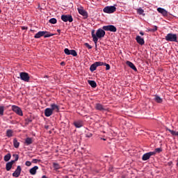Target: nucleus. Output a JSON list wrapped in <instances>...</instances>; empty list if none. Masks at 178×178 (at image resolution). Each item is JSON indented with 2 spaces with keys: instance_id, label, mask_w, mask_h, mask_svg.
I'll use <instances>...</instances> for the list:
<instances>
[{
  "instance_id": "obj_1",
  "label": "nucleus",
  "mask_w": 178,
  "mask_h": 178,
  "mask_svg": "<svg viewBox=\"0 0 178 178\" xmlns=\"http://www.w3.org/2000/svg\"><path fill=\"white\" fill-rule=\"evenodd\" d=\"M6 109H9V111H13L14 112H22V108L17 106H0V112H3L4 111H6Z\"/></svg>"
},
{
  "instance_id": "obj_2",
  "label": "nucleus",
  "mask_w": 178,
  "mask_h": 178,
  "mask_svg": "<svg viewBox=\"0 0 178 178\" xmlns=\"http://www.w3.org/2000/svg\"><path fill=\"white\" fill-rule=\"evenodd\" d=\"M165 40L166 41H170V42H177V35L174 33H168Z\"/></svg>"
},
{
  "instance_id": "obj_3",
  "label": "nucleus",
  "mask_w": 178,
  "mask_h": 178,
  "mask_svg": "<svg viewBox=\"0 0 178 178\" xmlns=\"http://www.w3.org/2000/svg\"><path fill=\"white\" fill-rule=\"evenodd\" d=\"M13 156H15V159L12 160L11 161L8 162L6 164V170H7V172H9V170H10V169H12V166H13V163H15L16 161H17L19 160L18 155H13Z\"/></svg>"
},
{
  "instance_id": "obj_4",
  "label": "nucleus",
  "mask_w": 178,
  "mask_h": 178,
  "mask_svg": "<svg viewBox=\"0 0 178 178\" xmlns=\"http://www.w3.org/2000/svg\"><path fill=\"white\" fill-rule=\"evenodd\" d=\"M102 29L104 31H111V33H116L118 31V29L113 25L104 26Z\"/></svg>"
},
{
  "instance_id": "obj_5",
  "label": "nucleus",
  "mask_w": 178,
  "mask_h": 178,
  "mask_svg": "<svg viewBox=\"0 0 178 178\" xmlns=\"http://www.w3.org/2000/svg\"><path fill=\"white\" fill-rule=\"evenodd\" d=\"M60 109V107L55 104H51L50 108H47L44 110V112H58Z\"/></svg>"
},
{
  "instance_id": "obj_6",
  "label": "nucleus",
  "mask_w": 178,
  "mask_h": 178,
  "mask_svg": "<svg viewBox=\"0 0 178 178\" xmlns=\"http://www.w3.org/2000/svg\"><path fill=\"white\" fill-rule=\"evenodd\" d=\"M19 77L21 80H22V81H25L26 83H29V81H30V76L27 72H20Z\"/></svg>"
},
{
  "instance_id": "obj_7",
  "label": "nucleus",
  "mask_w": 178,
  "mask_h": 178,
  "mask_svg": "<svg viewBox=\"0 0 178 178\" xmlns=\"http://www.w3.org/2000/svg\"><path fill=\"white\" fill-rule=\"evenodd\" d=\"M61 20H63V22H64L65 23L67 22L72 23V22H73V17H72V15H62Z\"/></svg>"
},
{
  "instance_id": "obj_8",
  "label": "nucleus",
  "mask_w": 178,
  "mask_h": 178,
  "mask_svg": "<svg viewBox=\"0 0 178 178\" xmlns=\"http://www.w3.org/2000/svg\"><path fill=\"white\" fill-rule=\"evenodd\" d=\"M103 11L104 12V13H115V12H116V7L113 6H106L104 8Z\"/></svg>"
},
{
  "instance_id": "obj_9",
  "label": "nucleus",
  "mask_w": 178,
  "mask_h": 178,
  "mask_svg": "<svg viewBox=\"0 0 178 178\" xmlns=\"http://www.w3.org/2000/svg\"><path fill=\"white\" fill-rule=\"evenodd\" d=\"M105 30L102 29H99L97 30L96 31V37L97 38V41H98V38H104L105 37Z\"/></svg>"
},
{
  "instance_id": "obj_10",
  "label": "nucleus",
  "mask_w": 178,
  "mask_h": 178,
  "mask_svg": "<svg viewBox=\"0 0 178 178\" xmlns=\"http://www.w3.org/2000/svg\"><path fill=\"white\" fill-rule=\"evenodd\" d=\"M102 65L104 64L101 61L95 62V63L90 65V72H95V70H97V67H98L99 66H102Z\"/></svg>"
},
{
  "instance_id": "obj_11",
  "label": "nucleus",
  "mask_w": 178,
  "mask_h": 178,
  "mask_svg": "<svg viewBox=\"0 0 178 178\" xmlns=\"http://www.w3.org/2000/svg\"><path fill=\"white\" fill-rule=\"evenodd\" d=\"M64 52L65 55H72V56H77V51H76V50H70L69 49L66 48L64 49Z\"/></svg>"
},
{
  "instance_id": "obj_12",
  "label": "nucleus",
  "mask_w": 178,
  "mask_h": 178,
  "mask_svg": "<svg viewBox=\"0 0 178 178\" xmlns=\"http://www.w3.org/2000/svg\"><path fill=\"white\" fill-rule=\"evenodd\" d=\"M154 155H155L154 152H147L143 154L142 159L143 161H148V159H149L151 156H153Z\"/></svg>"
},
{
  "instance_id": "obj_13",
  "label": "nucleus",
  "mask_w": 178,
  "mask_h": 178,
  "mask_svg": "<svg viewBox=\"0 0 178 178\" xmlns=\"http://www.w3.org/2000/svg\"><path fill=\"white\" fill-rule=\"evenodd\" d=\"M20 173H22V167L18 165L15 171L13 173V177H19V176H20Z\"/></svg>"
},
{
  "instance_id": "obj_14",
  "label": "nucleus",
  "mask_w": 178,
  "mask_h": 178,
  "mask_svg": "<svg viewBox=\"0 0 178 178\" xmlns=\"http://www.w3.org/2000/svg\"><path fill=\"white\" fill-rule=\"evenodd\" d=\"M78 12L79 13V15H81V16H83V17H85V19H87L88 17V13H87V12L83 9V8H78Z\"/></svg>"
},
{
  "instance_id": "obj_15",
  "label": "nucleus",
  "mask_w": 178,
  "mask_h": 178,
  "mask_svg": "<svg viewBox=\"0 0 178 178\" xmlns=\"http://www.w3.org/2000/svg\"><path fill=\"white\" fill-rule=\"evenodd\" d=\"M136 42L139 45H144L145 44V41H144V38H141L140 35H137L136 38Z\"/></svg>"
},
{
  "instance_id": "obj_16",
  "label": "nucleus",
  "mask_w": 178,
  "mask_h": 178,
  "mask_svg": "<svg viewBox=\"0 0 178 178\" xmlns=\"http://www.w3.org/2000/svg\"><path fill=\"white\" fill-rule=\"evenodd\" d=\"M47 33H48V31H39L35 35L34 38H41V37H44Z\"/></svg>"
},
{
  "instance_id": "obj_17",
  "label": "nucleus",
  "mask_w": 178,
  "mask_h": 178,
  "mask_svg": "<svg viewBox=\"0 0 178 178\" xmlns=\"http://www.w3.org/2000/svg\"><path fill=\"white\" fill-rule=\"evenodd\" d=\"M126 65H127V66H129V67H131V69H132V70H134V72H137V67H136V65H134V64L133 63H131V61H127Z\"/></svg>"
},
{
  "instance_id": "obj_18",
  "label": "nucleus",
  "mask_w": 178,
  "mask_h": 178,
  "mask_svg": "<svg viewBox=\"0 0 178 178\" xmlns=\"http://www.w3.org/2000/svg\"><path fill=\"white\" fill-rule=\"evenodd\" d=\"M92 41L95 42V48H97V44L98 43V39L97 38V33H94V31H92Z\"/></svg>"
},
{
  "instance_id": "obj_19",
  "label": "nucleus",
  "mask_w": 178,
  "mask_h": 178,
  "mask_svg": "<svg viewBox=\"0 0 178 178\" xmlns=\"http://www.w3.org/2000/svg\"><path fill=\"white\" fill-rule=\"evenodd\" d=\"M154 100L155 101V102H156L157 104H162V102H163V99L161 98V97H159L158 95H156L154 96Z\"/></svg>"
},
{
  "instance_id": "obj_20",
  "label": "nucleus",
  "mask_w": 178,
  "mask_h": 178,
  "mask_svg": "<svg viewBox=\"0 0 178 178\" xmlns=\"http://www.w3.org/2000/svg\"><path fill=\"white\" fill-rule=\"evenodd\" d=\"M157 11L159 12V13H161L163 16H168V11H166V10H165L164 8H158Z\"/></svg>"
},
{
  "instance_id": "obj_21",
  "label": "nucleus",
  "mask_w": 178,
  "mask_h": 178,
  "mask_svg": "<svg viewBox=\"0 0 178 178\" xmlns=\"http://www.w3.org/2000/svg\"><path fill=\"white\" fill-rule=\"evenodd\" d=\"M37 170H38V166L35 165L30 169L29 173L34 175L37 173Z\"/></svg>"
},
{
  "instance_id": "obj_22",
  "label": "nucleus",
  "mask_w": 178,
  "mask_h": 178,
  "mask_svg": "<svg viewBox=\"0 0 178 178\" xmlns=\"http://www.w3.org/2000/svg\"><path fill=\"white\" fill-rule=\"evenodd\" d=\"M95 108L97 111H106L101 104H97Z\"/></svg>"
},
{
  "instance_id": "obj_23",
  "label": "nucleus",
  "mask_w": 178,
  "mask_h": 178,
  "mask_svg": "<svg viewBox=\"0 0 178 178\" xmlns=\"http://www.w3.org/2000/svg\"><path fill=\"white\" fill-rule=\"evenodd\" d=\"M74 125L75 126V127L80 129V127H83V122H81V121H75L74 122Z\"/></svg>"
},
{
  "instance_id": "obj_24",
  "label": "nucleus",
  "mask_w": 178,
  "mask_h": 178,
  "mask_svg": "<svg viewBox=\"0 0 178 178\" xmlns=\"http://www.w3.org/2000/svg\"><path fill=\"white\" fill-rule=\"evenodd\" d=\"M165 130L167 131H170V134H172V136H177L178 137V132L177 131L171 130L168 127H165Z\"/></svg>"
},
{
  "instance_id": "obj_25",
  "label": "nucleus",
  "mask_w": 178,
  "mask_h": 178,
  "mask_svg": "<svg viewBox=\"0 0 178 178\" xmlns=\"http://www.w3.org/2000/svg\"><path fill=\"white\" fill-rule=\"evenodd\" d=\"M88 83L91 87H92V88H95V87H97V82H95V81L88 80Z\"/></svg>"
},
{
  "instance_id": "obj_26",
  "label": "nucleus",
  "mask_w": 178,
  "mask_h": 178,
  "mask_svg": "<svg viewBox=\"0 0 178 178\" xmlns=\"http://www.w3.org/2000/svg\"><path fill=\"white\" fill-rule=\"evenodd\" d=\"M25 144H26V145H30L31 144H33V138H26L25 139Z\"/></svg>"
},
{
  "instance_id": "obj_27",
  "label": "nucleus",
  "mask_w": 178,
  "mask_h": 178,
  "mask_svg": "<svg viewBox=\"0 0 178 178\" xmlns=\"http://www.w3.org/2000/svg\"><path fill=\"white\" fill-rule=\"evenodd\" d=\"M10 158H12L10 153L7 154L6 156H4L5 162H9V161H10Z\"/></svg>"
},
{
  "instance_id": "obj_28",
  "label": "nucleus",
  "mask_w": 178,
  "mask_h": 178,
  "mask_svg": "<svg viewBox=\"0 0 178 178\" xmlns=\"http://www.w3.org/2000/svg\"><path fill=\"white\" fill-rule=\"evenodd\" d=\"M13 145L15 148H19V145H20V143L17 141V139L14 138L13 140Z\"/></svg>"
},
{
  "instance_id": "obj_29",
  "label": "nucleus",
  "mask_w": 178,
  "mask_h": 178,
  "mask_svg": "<svg viewBox=\"0 0 178 178\" xmlns=\"http://www.w3.org/2000/svg\"><path fill=\"white\" fill-rule=\"evenodd\" d=\"M6 136L8 138H10L13 136V131H12L11 129H8L6 131Z\"/></svg>"
},
{
  "instance_id": "obj_30",
  "label": "nucleus",
  "mask_w": 178,
  "mask_h": 178,
  "mask_svg": "<svg viewBox=\"0 0 178 178\" xmlns=\"http://www.w3.org/2000/svg\"><path fill=\"white\" fill-rule=\"evenodd\" d=\"M54 35H55V34L47 32L44 35V38H48L49 37H54Z\"/></svg>"
},
{
  "instance_id": "obj_31",
  "label": "nucleus",
  "mask_w": 178,
  "mask_h": 178,
  "mask_svg": "<svg viewBox=\"0 0 178 178\" xmlns=\"http://www.w3.org/2000/svg\"><path fill=\"white\" fill-rule=\"evenodd\" d=\"M102 66H106V70H111V65L106 63L102 62Z\"/></svg>"
},
{
  "instance_id": "obj_32",
  "label": "nucleus",
  "mask_w": 178,
  "mask_h": 178,
  "mask_svg": "<svg viewBox=\"0 0 178 178\" xmlns=\"http://www.w3.org/2000/svg\"><path fill=\"white\" fill-rule=\"evenodd\" d=\"M154 152V155H155L156 154H159L160 152H162V149L160 148V147L156 148V149H154V152Z\"/></svg>"
},
{
  "instance_id": "obj_33",
  "label": "nucleus",
  "mask_w": 178,
  "mask_h": 178,
  "mask_svg": "<svg viewBox=\"0 0 178 178\" xmlns=\"http://www.w3.org/2000/svg\"><path fill=\"white\" fill-rule=\"evenodd\" d=\"M53 168H54L56 170H58V169H60V165H59L57 163H54Z\"/></svg>"
},
{
  "instance_id": "obj_34",
  "label": "nucleus",
  "mask_w": 178,
  "mask_h": 178,
  "mask_svg": "<svg viewBox=\"0 0 178 178\" xmlns=\"http://www.w3.org/2000/svg\"><path fill=\"white\" fill-rule=\"evenodd\" d=\"M58 21L56 20V18H51L49 19V22L51 23V24H56V22Z\"/></svg>"
},
{
  "instance_id": "obj_35",
  "label": "nucleus",
  "mask_w": 178,
  "mask_h": 178,
  "mask_svg": "<svg viewBox=\"0 0 178 178\" xmlns=\"http://www.w3.org/2000/svg\"><path fill=\"white\" fill-rule=\"evenodd\" d=\"M158 30V26H154L152 29H149V31H152V33H155Z\"/></svg>"
},
{
  "instance_id": "obj_36",
  "label": "nucleus",
  "mask_w": 178,
  "mask_h": 178,
  "mask_svg": "<svg viewBox=\"0 0 178 178\" xmlns=\"http://www.w3.org/2000/svg\"><path fill=\"white\" fill-rule=\"evenodd\" d=\"M85 47H86V48H88V49H92V47L91 45H90V44L88 43H84Z\"/></svg>"
},
{
  "instance_id": "obj_37",
  "label": "nucleus",
  "mask_w": 178,
  "mask_h": 178,
  "mask_svg": "<svg viewBox=\"0 0 178 178\" xmlns=\"http://www.w3.org/2000/svg\"><path fill=\"white\" fill-rule=\"evenodd\" d=\"M44 115L47 118H49L52 115V112H44Z\"/></svg>"
},
{
  "instance_id": "obj_38",
  "label": "nucleus",
  "mask_w": 178,
  "mask_h": 178,
  "mask_svg": "<svg viewBox=\"0 0 178 178\" xmlns=\"http://www.w3.org/2000/svg\"><path fill=\"white\" fill-rule=\"evenodd\" d=\"M138 13L139 15H143V13H144V10H143V8H139V9L138 10Z\"/></svg>"
},
{
  "instance_id": "obj_39",
  "label": "nucleus",
  "mask_w": 178,
  "mask_h": 178,
  "mask_svg": "<svg viewBox=\"0 0 178 178\" xmlns=\"http://www.w3.org/2000/svg\"><path fill=\"white\" fill-rule=\"evenodd\" d=\"M26 166H31V162L29 161H26L25 163Z\"/></svg>"
},
{
  "instance_id": "obj_40",
  "label": "nucleus",
  "mask_w": 178,
  "mask_h": 178,
  "mask_svg": "<svg viewBox=\"0 0 178 178\" xmlns=\"http://www.w3.org/2000/svg\"><path fill=\"white\" fill-rule=\"evenodd\" d=\"M86 137L90 138V137H92V134H86Z\"/></svg>"
},
{
  "instance_id": "obj_41",
  "label": "nucleus",
  "mask_w": 178,
  "mask_h": 178,
  "mask_svg": "<svg viewBox=\"0 0 178 178\" xmlns=\"http://www.w3.org/2000/svg\"><path fill=\"white\" fill-rule=\"evenodd\" d=\"M17 113L19 116H23V112H17Z\"/></svg>"
},
{
  "instance_id": "obj_42",
  "label": "nucleus",
  "mask_w": 178,
  "mask_h": 178,
  "mask_svg": "<svg viewBox=\"0 0 178 178\" xmlns=\"http://www.w3.org/2000/svg\"><path fill=\"white\" fill-rule=\"evenodd\" d=\"M33 163H37V162H38V159H33L32 161Z\"/></svg>"
},
{
  "instance_id": "obj_43",
  "label": "nucleus",
  "mask_w": 178,
  "mask_h": 178,
  "mask_svg": "<svg viewBox=\"0 0 178 178\" xmlns=\"http://www.w3.org/2000/svg\"><path fill=\"white\" fill-rule=\"evenodd\" d=\"M29 123H31V120H29L26 121V124H29Z\"/></svg>"
},
{
  "instance_id": "obj_44",
  "label": "nucleus",
  "mask_w": 178,
  "mask_h": 178,
  "mask_svg": "<svg viewBox=\"0 0 178 178\" xmlns=\"http://www.w3.org/2000/svg\"><path fill=\"white\" fill-rule=\"evenodd\" d=\"M172 163H173L172 161H170L168 163V166H171Z\"/></svg>"
},
{
  "instance_id": "obj_45",
  "label": "nucleus",
  "mask_w": 178,
  "mask_h": 178,
  "mask_svg": "<svg viewBox=\"0 0 178 178\" xmlns=\"http://www.w3.org/2000/svg\"><path fill=\"white\" fill-rule=\"evenodd\" d=\"M60 65H61V66H65V62L63 61L60 63Z\"/></svg>"
},
{
  "instance_id": "obj_46",
  "label": "nucleus",
  "mask_w": 178,
  "mask_h": 178,
  "mask_svg": "<svg viewBox=\"0 0 178 178\" xmlns=\"http://www.w3.org/2000/svg\"><path fill=\"white\" fill-rule=\"evenodd\" d=\"M127 116H133V115H131L130 113H127Z\"/></svg>"
},
{
  "instance_id": "obj_47",
  "label": "nucleus",
  "mask_w": 178,
  "mask_h": 178,
  "mask_svg": "<svg viewBox=\"0 0 178 178\" xmlns=\"http://www.w3.org/2000/svg\"><path fill=\"white\" fill-rule=\"evenodd\" d=\"M49 127L48 125L44 126V128H45L47 130H48Z\"/></svg>"
},
{
  "instance_id": "obj_48",
  "label": "nucleus",
  "mask_w": 178,
  "mask_h": 178,
  "mask_svg": "<svg viewBox=\"0 0 178 178\" xmlns=\"http://www.w3.org/2000/svg\"><path fill=\"white\" fill-rule=\"evenodd\" d=\"M140 35H144V32L140 31Z\"/></svg>"
},
{
  "instance_id": "obj_49",
  "label": "nucleus",
  "mask_w": 178,
  "mask_h": 178,
  "mask_svg": "<svg viewBox=\"0 0 178 178\" xmlns=\"http://www.w3.org/2000/svg\"><path fill=\"white\" fill-rule=\"evenodd\" d=\"M0 116H3V112H0Z\"/></svg>"
},
{
  "instance_id": "obj_50",
  "label": "nucleus",
  "mask_w": 178,
  "mask_h": 178,
  "mask_svg": "<svg viewBox=\"0 0 178 178\" xmlns=\"http://www.w3.org/2000/svg\"><path fill=\"white\" fill-rule=\"evenodd\" d=\"M79 115H81V116H87V115H83V114H81V113H79Z\"/></svg>"
},
{
  "instance_id": "obj_51",
  "label": "nucleus",
  "mask_w": 178,
  "mask_h": 178,
  "mask_svg": "<svg viewBox=\"0 0 178 178\" xmlns=\"http://www.w3.org/2000/svg\"><path fill=\"white\" fill-rule=\"evenodd\" d=\"M112 169H113V168H112L111 167H110L109 171H110V172H113Z\"/></svg>"
},
{
  "instance_id": "obj_52",
  "label": "nucleus",
  "mask_w": 178,
  "mask_h": 178,
  "mask_svg": "<svg viewBox=\"0 0 178 178\" xmlns=\"http://www.w3.org/2000/svg\"><path fill=\"white\" fill-rule=\"evenodd\" d=\"M57 32H58V33H60V29H58V30H57Z\"/></svg>"
},
{
  "instance_id": "obj_53",
  "label": "nucleus",
  "mask_w": 178,
  "mask_h": 178,
  "mask_svg": "<svg viewBox=\"0 0 178 178\" xmlns=\"http://www.w3.org/2000/svg\"><path fill=\"white\" fill-rule=\"evenodd\" d=\"M22 30H26V27L23 26Z\"/></svg>"
},
{
  "instance_id": "obj_54",
  "label": "nucleus",
  "mask_w": 178,
  "mask_h": 178,
  "mask_svg": "<svg viewBox=\"0 0 178 178\" xmlns=\"http://www.w3.org/2000/svg\"><path fill=\"white\" fill-rule=\"evenodd\" d=\"M177 166H178V159H177Z\"/></svg>"
},
{
  "instance_id": "obj_55",
  "label": "nucleus",
  "mask_w": 178,
  "mask_h": 178,
  "mask_svg": "<svg viewBox=\"0 0 178 178\" xmlns=\"http://www.w3.org/2000/svg\"><path fill=\"white\" fill-rule=\"evenodd\" d=\"M45 77H46L47 79H48V76H45Z\"/></svg>"
},
{
  "instance_id": "obj_56",
  "label": "nucleus",
  "mask_w": 178,
  "mask_h": 178,
  "mask_svg": "<svg viewBox=\"0 0 178 178\" xmlns=\"http://www.w3.org/2000/svg\"><path fill=\"white\" fill-rule=\"evenodd\" d=\"M103 140H104V141H105L106 139H105V138H103Z\"/></svg>"
},
{
  "instance_id": "obj_57",
  "label": "nucleus",
  "mask_w": 178,
  "mask_h": 178,
  "mask_svg": "<svg viewBox=\"0 0 178 178\" xmlns=\"http://www.w3.org/2000/svg\"><path fill=\"white\" fill-rule=\"evenodd\" d=\"M1 12H2V10H1V9H0V13H1Z\"/></svg>"
}]
</instances>
